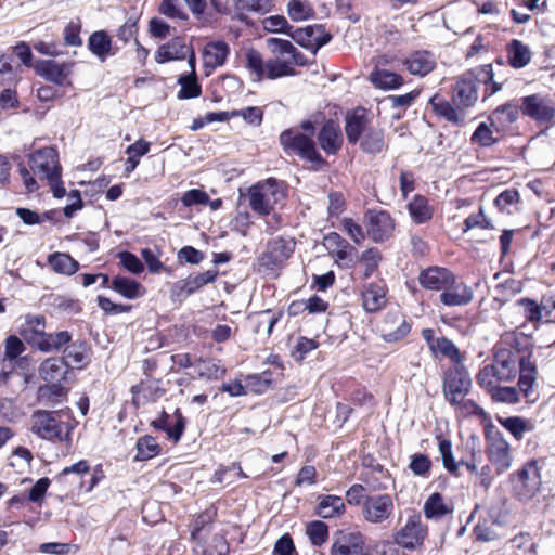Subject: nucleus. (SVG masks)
<instances>
[{"label": "nucleus", "mask_w": 555, "mask_h": 555, "mask_svg": "<svg viewBox=\"0 0 555 555\" xmlns=\"http://www.w3.org/2000/svg\"><path fill=\"white\" fill-rule=\"evenodd\" d=\"M46 318L43 315L28 314L26 317V326L22 332L23 337L27 343H31V337L37 333H44Z\"/></svg>", "instance_id": "nucleus-62"}, {"label": "nucleus", "mask_w": 555, "mask_h": 555, "mask_svg": "<svg viewBox=\"0 0 555 555\" xmlns=\"http://www.w3.org/2000/svg\"><path fill=\"white\" fill-rule=\"evenodd\" d=\"M520 106L514 102H508L498 106L488 117L492 127L499 131L515 122L519 117Z\"/></svg>", "instance_id": "nucleus-33"}, {"label": "nucleus", "mask_w": 555, "mask_h": 555, "mask_svg": "<svg viewBox=\"0 0 555 555\" xmlns=\"http://www.w3.org/2000/svg\"><path fill=\"white\" fill-rule=\"evenodd\" d=\"M180 85V91L178 93L179 99H193L201 94V86L197 82L196 76L182 75L178 79Z\"/></svg>", "instance_id": "nucleus-57"}, {"label": "nucleus", "mask_w": 555, "mask_h": 555, "mask_svg": "<svg viewBox=\"0 0 555 555\" xmlns=\"http://www.w3.org/2000/svg\"><path fill=\"white\" fill-rule=\"evenodd\" d=\"M37 70L39 75L57 85H62L69 74V67L66 64H60L52 60L42 61Z\"/></svg>", "instance_id": "nucleus-39"}, {"label": "nucleus", "mask_w": 555, "mask_h": 555, "mask_svg": "<svg viewBox=\"0 0 555 555\" xmlns=\"http://www.w3.org/2000/svg\"><path fill=\"white\" fill-rule=\"evenodd\" d=\"M318 141L326 154H336L343 145L339 126L333 120L325 122L318 134Z\"/></svg>", "instance_id": "nucleus-30"}, {"label": "nucleus", "mask_w": 555, "mask_h": 555, "mask_svg": "<svg viewBox=\"0 0 555 555\" xmlns=\"http://www.w3.org/2000/svg\"><path fill=\"white\" fill-rule=\"evenodd\" d=\"M478 88L476 68L464 73L453 86V104L461 109L473 107L478 101Z\"/></svg>", "instance_id": "nucleus-9"}, {"label": "nucleus", "mask_w": 555, "mask_h": 555, "mask_svg": "<svg viewBox=\"0 0 555 555\" xmlns=\"http://www.w3.org/2000/svg\"><path fill=\"white\" fill-rule=\"evenodd\" d=\"M517 372L516 354L511 349L502 348L494 352L490 364H486L479 370L476 380L481 388L509 383L515 379Z\"/></svg>", "instance_id": "nucleus-4"}, {"label": "nucleus", "mask_w": 555, "mask_h": 555, "mask_svg": "<svg viewBox=\"0 0 555 555\" xmlns=\"http://www.w3.org/2000/svg\"><path fill=\"white\" fill-rule=\"evenodd\" d=\"M452 513V507L443 502L440 493H433L424 504V514L427 518H441Z\"/></svg>", "instance_id": "nucleus-49"}, {"label": "nucleus", "mask_w": 555, "mask_h": 555, "mask_svg": "<svg viewBox=\"0 0 555 555\" xmlns=\"http://www.w3.org/2000/svg\"><path fill=\"white\" fill-rule=\"evenodd\" d=\"M294 248L295 242L292 238L283 236L272 238L262 256V262L268 267L283 263L294 253Z\"/></svg>", "instance_id": "nucleus-19"}, {"label": "nucleus", "mask_w": 555, "mask_h": 555, "mask_svg": "<svg viewBox=\"0 0 555 555\" xmlns=\"http://www.w3.org/2000/svg\"><path fill=\"white\" fill-rule=\"evenodd\" d=\"M364 222L366 234L376 243H382L392 235L395 222L385 210H367L364 215Z\"/></svg>", "instance_id": "nucleus-12"}, {"label": "nucleus", "mask_w": 555, "mask_h": 555, "mask_svg": "<svg viewBox=\"0 0 555 555\" xmlns=\"http://www.w3.org/2000/svg\"><path fill=\"white\" fill-rule=\"evenodd\" d=\"M69 409L47 411L36 410L30 416V430L37 437L51 441H65L69 439L74 428Z\"/></svg>", "instance_id": "nucleus-2"}, {"label": "nucleus", "mask_w": 555, "mask_h": 555, "mask_svg": "<svg viewBox=\"0 0 555 555\" xmlns=\"http://www.w3.org/2000/svg\"><path fill=\"white\" fill-rule=\"evenodd\" d=\"M453 276L454 274L447 268L430 267L420 273L418 282L424 288L442 292L453 283Z\"/></svg>", "instance_id": "nucleus-21"}, {"label": "nucleus", "mask_w": 555, "mask_h": 555, "mask_svg": "<svg viewBox=\"0 0 555 555\" xmlns=\"http://www.w3.org/2000/svg\"><path fill=\"white\" fill-rule=\"evenodd\" d=\"M28 164L31 172L24 164L18 165V172L23 184L29 193L39 189L34 178V176H37L39 179H46L48 181L54 197L62 198L65 196L66 190L61 180L62 168L59 163L56 149L47 146L33 152L28 156Z\"/></svg>", "instance_id": "nucleus-1"}, {"label": "nucleus", "mask_w": 555, "mask_h": 555, "mask_svg": "<svg viewBox=\"0 0 555 555\" xmlns=\"http://www.w3.org/2000/svg\"><path fill=\"white\" fill-rule=\"evenodd\" d=\"M111 288L127 299H135L144 295L145 289L138 281L127 276H115Z\"/></svg>", "instance_id": "nucleus-37"}, {"label": "nucleus", "mask_w": 555, "mask_h": 555, "mask_svg": "<svg viewBox=\"0 0 555 555\" xmlns=\"http://www.w3.org/2000/svg\"><path fill=\"white\" fill-rule=\"evenodd\" d=\"M362 151L366 154H378L386 147L385 132L380 128H369L360 142Z\"/></svg>", "instance_id": "nucleus-38"}, {"label": "nucleus", "mask_w": 555, "mask_h": 555, "mask_svg": "<svg viewBox=\"0 0 555 555\" xmlns=\"http://www.w3.org/2000/svg\"><path fill=\"white\" fill-rule=\"evenodd\" d=\"M474 298L473 289L463 282H457L453 276V283L448 285L439 296L440 301L448 307L468 305Z\"/></svg>", "instance_id": "nucleus-20"}, {"label": "nucleus", "mask_w": 555, "mask_h": 555, "mask_svg": "<svg viewBox=\"0 0 555 555\" xmlns=\"http://www.w3.org/2000/svg\"><path fill=\"white\" fill-rule=\"evenodd\" d=\"M323 245L340 268H353L358 262L357 249L338 233L331 232L325 235Z\"/></svg>", "instance_id": "nucleus-11"}, {"label": "nucleus", "mask_w": 555, "mask_h": 555, "mask_svg": "<svg viewBox=\"0 0 555 555\" xmlns=\"http://www.w3.org/2000/svg\"><path fill=\"white\" fill-rule=\"evenodd\" d=\"M470 388V375L462 363L452 364L443 372L442 392L451 405L455 406L463 402Z\"/></svg>", "instance_id": "nucleus-6"}, {"label": "nucleus", "mask_w": 555, "mask_h": 555, "mask_svg": "<svg viewBox=\"0 0 555 555\" xmlns=\"http://www.w3.org/2000/svg\"><path fill=\"white\" fill-rule=\"evenodd\" d=\"M367 129V118L363 109L347 114L345 131L349 143H357Z\"/></svg>", "instance_id": "nucleus-35"}, {"label": "nucleus", "mask_w": 555, "mask_h": 555, "mask_svg": "<svg viewBox=\"0 0 555 555\" xmlns=\"http://www.w3.org/2000/svg\"><path fill=\"white\" fill-rule=\"evenodd\" d=\"M273 378L270 371H264L261 374H253L247 377V387L256 393L266 392L272 385Z\"/></svg>", "instance_id": "nucleus-61"}, {"label": "nucleus", "mask_w": 555, "mask_h": 555, "mask_svg": "<svg viewBox=\"0 0 555 555\" xmlns=\"http://www.w3.org/2000/svg\"><path fill=\"white\" fill-rule=\"evenodd\" d=\"M499 421L517 441H520L524 438L525 433L532 430L531 423L520 416H509Z\"/></svg>", "instance_id": "nucleus-50"}, {"label": "nucleus", "mask_w": 555, "mask_h": 555, "mask_svg": "<svg viewBox=\"0 0 555 555\" xmlns=\"http://www.w3.org/2000/svg\"><path fill=\"white\" fill-rule=\"evenodd\" d=\"M314 514L323 519L341 517L346 512L344 500L338 495L321 494L317 498Z\"/></svg>", "instance_id": "nucleus-23"}, {"label": "nucleus", "mask_w": 555, "mask_h": 555, "mask_svg": "<svg viewBox=\"0 0 555 555\" xmlns=\"http://www.w3.org/2000/svg\"><path fill=\"white\" fill-rule=\"evenodd\" d=\"M150 151V143L144 140H138L133 144L129 145L126 150L128 158L125 163V172L131 173L139 165L140 158L146 155Z\"/></svg>", "instance_id": "nucleus-45"}, {"label": "nucleus", "mask_w": 555, "mask_h": 555, "mask_svg": "<svg viewBox=\"0 0 555 555\" xmlns=\"http://www.w3.org/2000/svg\"><path fill=\"white\" fill-rule=\"evenodd\" d=\"M494 402L515 404L520 401L519 391L516 387H501L500 384L483 387Z\"/></svg>", "instance_id": "nucleus-46"}, {"label": "nucleus", "mask_w": 555, "mask_h": 555, "mask_svg": "<svg viewBox=\"0 0 555 555\" xmlns=\"http://www.w3.org/2000/svg\"><path fill=\"white\" fill-rule=\"evenodd\" d=\"M395 511L392 498L389 494L366 496L363 501L361 515L371 525L384 526L389 522Z\"/></svg>", "instance_id": "nucleus-8"}, {"label": "nucleus", "mask_w": 555, "mask_h": 555, "mask_svg": "<svg viewBox=\"0 0 555 555\" xmlns=\"http://www.w3.org/2000/svg\"><path fill=\"white\" fill-rule=\"evenodd\" d=\"M280 142L287 154H296L315 165L324 163V159L317 151L314 141L308 134L285 130L280 135Z\"/></svg>", "instance_id": "nucleus-7"}, {"label": "nucleus", "mask_w": 555, "mask_h": 555, "mask_svg": "<svg viewBox=\"0 0 555 555\" xmlns=\"http://www.w3.org/2000/svg\"><path fill=\"white\" fill-rule=\"evenodd\" d=\"M292 39L302 48L317 54L318 50L331 40V35L322 25H309L289 33Z\"/></svg>", "instance_id": "nucleus-15"}, {"label": "nucleus", "mask_w": 555, "mask_h": 555, "mask_svg": "<svg viewBox=\"0 0 555 555\" xmlns=\"http://www.w3.org/2000/svg\"><path fill=\"white\" fill-rule=\"evenodd\" d=\"M513 492L521 501L532 499L540 490L541 477L533 464L525 465L512 476Z\"/></svg>", "instance_id": "nucleus-10"}, {"label": "nucleus", "mask_w": 555, "mask_h": 555, "mask_svg": "<svg viewBox=\"0 0 555 555\" xmlns=\"http://www.w3.org/2000/svg\"><path fill=\"white\" fill-rule=\"evenodd\" d=\"M195 370L198 377L208 380H218L225 375V367L221 365L219 360L215 359H197Z\"/></svg>", "instance_id": "nucleus-41"}, {"label": "nucleus", "mask_w": 555, "mask_h": 555, "mask_svg": "<svg viewBox=\"0 0 555 555\" xmlns=\"http://www.w3.org/2000/svg\"><path fill=\"white\" fill-rule=\"evenodd\" d=\"M65 359L68 367H83L88 363L87 348L83 344H72L65 349Z\"/></svg>", "instance_id": "nucleus-54"}, {"label": "nucleus", "mask_w": 555, "mask_h": 555, "mask_svg": "<svg viewBox=\"0 0 555 555\" xmlns=\"http://www.w3.org/2000/svg\"><path fill=\"white\" fill-rule=\"evenodd\" d=\"M88 47L90 51L102 62L106 60L108 55H113L112 51V39L103 31H94L88 40Z\"/></svg>", "instance_id": "nucleus-40"}, {"label": "nucleus", "mask_w": 555, "mask_h": 555, "mask_svg": "<svg viewBox=\"0 0 555 555\" xmlns=\"http://www.w3.org/2000/svg\"><path fill=\"white\" fill-rule=\"evenodd\" d=\"M411 330L403 315L398 312L386 314L383 324V337L386 341H397L405 337Z\"/></svg>", "instance_id": "nucleus-27"}, {"label": "nucleus", "mask_w": 555, "mask_h": 555, "mask_svg": "<svg viewBox=\"0 0 555 555\" xmlns=\"http://www.w3.org/2000/svg\"><path fill=\"white\" fill-rule=\"evenodd\" d=\"M217 275V270H207L203 273L190 275L184 280L178 281L171 287V297H188L203 286L215 282Z\"/></svg>", "instance_id": "nucleus-18"}, {"label": "nucleus", "mask_w": 555, "mask_h": 555, "mask_svg": "<svg viewBox=\"0 0 555 555\" xmlns=\"http://www.w3.org/2000/svg\"><path fill=\"white\" fill-rule=\"evenodd\" d=\"M341 229L358 245L365 241L366 233L363 228L351 218L341 220Z\"/></svg>", "instance_id": "nucleus-63"}, {"label": "nucleus", "mask_w": 555, "mask_h": 555, "mask_svg": "<svg viewBox=\"0 0 555 555\" xmlns=\"http://www.w3.org/2000/svg\"><path fill=\"white\" fill-rule=\"evenodd\" d=\"M430 104L434 111L447 120L454 124L463 122L464 115L460 112L461 108H457L453 102L450 103L436 94L430 99Z\"/></svg>", "instance_id": "nucleus-42"}, {"label": "nucleus", "mask_w": 555, "mask_h": 555, "mask_svg": "<svg viewBox=\"0 0 555 555\" xmlns=\"http://www.w3.org/2000/svg\"><path fill=\"white\" fill-rule=\"evenodd\" d=\"M433 352L441 353L442 356L449 358L453 364L462 363V357L459 348L451 339L447 337L437 338Z\"/></svg>", "instance_id": "nucleus-56"}, {"label": "nucleus", "mask_w": 555, "mask_h": 555, "mask_svg": "<svg viewBox=\"0 0 555 555\" xmlns=\"http://www.w3.org/2000/svg\"><path fill=\"white\" fill-rule=\"evenodd\" d=\"M475 68L479 86H486L483 100L502 90L506 78H503L500 72H494L491 64H485Z\"/></svg>", "instance_id": "nucleus-26"}, {"label": "nucleus", "mask_w": 555, "mask_h": 555, "mask_svg": "<svg viewBox=\"0 0 555 555\" xmlns=\"http://www.w3.org/2000/svg\"><path fill=\"white\" fill-rule=\"evenodd\" d=\"M404 65L411 75L424 77L436 67V59L429 51H414L405 59Z\"/></svg>", "instance_id": "nucleus-24"}, {"label": "nucleus", "mask_w": 555, "mask_h": 555, "mask_svg": "<svg viewBox=\"0 0 555 555\" xmlns=\"http://www.w3.org/2000/svg\"><path fill=\"white\" fill-rule=\"evenodd\" d=\"M67 389L61 384H46L37 391V400L40 404L54 408L66 400Z\"/></svg>", "instance_id": "nucleus-36"}, {"label": "nucleus", "mask_w": 555, "mask_h": 555, "mask_svg": "<svg viewBox=\"0 0 555 555\" xmlns=\"http://www.w3.org/2000/svg\"><path fill=\"white\" fill-rule=\"evenodd\" d=\"M487 454L498 474L507 470L513 461L511 447L501 433H494L487 439Z\"/></svg>", "instance_id": "nucleus-14"}, {"label": "nucleus", "mask_w": 555, "mask_h": 555, "mask_svg": "<svg viewBox=\"0 0 555 555\" xmlns=\"http://www.w3.org/2000/svg\"><path fill=\"white\" fill-rule=\"evenodd\" d=\"M331 555H367L364 535L359 531L339 532L335 537Z\"/></svg>", "instance_id": "nucleus-17"}, {"label": "nucleus", "mask_w": 555, "mask_h": 555, "mask_svg": "<svg viewBox=\"0 0 555 555\" xmlns=\"http://www.w3.org/2000/svg\"><path fill=\"white\" fill-rule=\"evenodd\" d=\"M230 53V47L225 41L217 40L208 42L203 50L204 65L215 69L222 66Z\"/></svg>", "instance_id": "nucleus-32"}, {"label": "nucleus", "mask_w": 555, "mask_h": 555, "mask_svg": "<svg viewBox=\"0 0 555 555\" xmlns=\"http://www.w3.org/2000/svg\"><path fill=\"white\" fill-rule=\"evenodd\" d=\"M408 210L416 223H424L431 219L433 211L426 197L416 195L408 205Z\"/></svg>", "instance_id": "nucleus-48"}, {"label": "nucleus", "mask_w": 555, "mask_h": 555, "mask_svg": "<svg viewBox=\"0 0 555 555\" xmlns=\"http://www.w3.org/2000/svg\"><path fill=\"white\" fill-rule=\"evenodd\" d=\"M287 12L295 22L308 20L314 14L313 8L308 0H289Z\"/></svg>", "instance_id": "nucleus-52"}, {"label": "nucleus", "mask_w": 555, "mask_h": 555, "mask_svg": "<svg viewBox=\"0 0 555 555\" xmlns=\"http://www.w3.org/2000/svg\"><path fill=\"white\" fill-rule=\"evenodd\" d=\"M48 263L54 272L72 275L79 269V263L68 254L54 253L48 257Z\"/></svg>", "instance_id": "nucleus-43"}, {"label": "nucleus", "mask_w": 555, "mask_h": 555, "mask_svg": "<svg viewBox=\"0 0 555 555\" xmlns=\"http://www.w3.org/2000/svg\"><path fill=\"white\" fill-rule=\"evenodd\" d=\"M380 260L382 255L377 248H369L361 254L360 258L358 257V261L365 267L363 279H369L373 274Z\"/></svg>", "instance_id": "nucleus-59"}, {"label": "nucleus", "mask_w": 555, "mask_h": 555, "mask_svg": "<svg viewBox=\"0 0 555 555\" xmlns=\"http://www.w3.org/2000/svg\"><path fill=\"white\" fill-rule=\"evenodd\" d=\"M491 127V124L480 122L470 138L472 142L482 147H489L496 143L498 140L493 137Z\"/></svg>", "instance_id": "nucleus-60"}, {"label": "nucleus", "mask_w": 555, "mask_h": 555, "mask_svg": "<svg viewBox=\"0 0 555 555\" xmlns=\"http://www.w3.org/2000/svg\"><path fill=\"white\" fill-rule=\"evenodd\" d=\"M159 452V446L155 438L151 436H144L138 439L137 442V461H146L156 456Z\"/></svg>", "instance_id": "nucleus-53"}, {"label": "nucleus", "mask_w": 555, "mask_h": 555, "mask_svg": "<svg viewBox=\"0 0 555 555\" xmlns=\"http://www.w3.org/2000/svg\"><path fill=\"white\" fill-rule=\"evenodd\" d=\"M306 533L313 546H322L328 540V526L322 520L307 524Z\"/></svg>", "instance_id": "nucleus-51"}, {"label": "nucleus", "mask_w": 555, "mask_h": 555, "mask_svg": "<svg viewBox=\"0 0 555 555\" xmlns=\"http://www.w3.org/2000/svg\"><path fill=\"white\" fill-rule=\"evenodd\" d=\"M69 372L64 358H48L39 366V375L48 384H61Z\"/></svg>", "instance_id": "nucleus-29"}, {"label": "nucleus", "mask_w": 555, "mask_h": 555, "mask_svg": "<svg viewBox=\"0 0 555 555\" xmlns=\"http://www.w3.org/2000/svg\"><path fill=\"white\" fill-rule=\"evenodd\" d=\"M439 453L443 467L452 475L459 476L460 463L455 461L452 452V443L449 439L439 440Z\"/></svg>", "instance_id": "nucleus-55"}, {"label": "nucleus", "mask_w": 555, "mask_h": 555, "mask_svg": "<svg viewBox=\"0 0 555 555\" xmlns=\"http://www.w3.org/2000/svg\"><path fill=\"white\" fill-rule=\"evenodd\" d=\"M158 12L171 20L188 21L189 18L179 0H163L159 3Z\"/></svg>", "instance_id": "nucleus-58"}, {"label": "nucleus", "mask_w": 555, "mask_h": 555, "mask_svg": "<svg viewBox=\"0 0 555 555\" xmlns=\"http://www.w3.org/2000/svg\"><path fill=\"white\" fill-rule=\"evenodd\" d=\"M508 64L515 69L526 67L532 60V52L529 46L518 39H513L506 46Z\"/></svg>", "instance_id": "nucleus-34"}, {"label": "nucleus", "mask_w": 555, "mask_h": 555, "mask_svg": "<svg viewBox=\"0 0 555 555\" xmlns=\"http://www.w3.org/2000/svg\"><path fill=\"white\" fill-rule=\"evenodd\" d=\"M509 543L513 548L520 551L524 555L535 553V543L530 533L520 532L515 535Z\"/></svg>", "instance_id": "nucleus-64"}, {"label": "nucleus", "mask_w": 555, "mask_h": 555, "mask_svg": "<svg viewBox=\"0 0 555 555\" xmlns=\"http://www.w3.org/2000/svg\"><path fill=\"white\" fill-rule=\"evenodd\" d=\"M271 9V0H236L235 12L240 21H245L249 12L267 13Z\"/></svg>", "instance_id": "nucleus-47"}, {"label": "nucleus", "mask_w": 555, "mask_h": 555, "mask_svg": "<svg viewBox=\"0 0 555 555\" xmlns=\"http://www.w3.org/2000/svg\"><path fill=\"white\" fill-rule=\"evenodd\" d=\"M370 80L376 88L384 90L396 89L403 83V78L400 75L378 68L371 73Z\"/></svg>", "instance_id": "nucleus-44"}, {"label": "nucleus", "mask_w": 555, "mask_h": 555, "mask_svg": "<svg viewBox=\"0 0 555 555\" xmlns=\"http://www.w3.org/2000/svg\"><path fill=\"white\" fill-rule=\"evenodd\" d=\"M242 63L248 72L251 81L261 82L269 79L268 60L264 61L261 53L254 48H247L242 54Z\"/></svg>", "instance_id": "nucleus-22"}, {"label": "nucleus", "mask_w": 555, "mask_h": 555, "mask_svg": "<svg viewBox=\"0 0 555 555\" xmlns=\"http://www.w3.org/2000/svg\"><path fill=\"white\" fill-rule=\"evenodd\" d=\"M189 50L190 48L185 44L184 38L175 37L157 49L155 61L159 64H164L173 60H183L186 57Z\"/></svg>", "instance_id": "nucleus-31"}, {"label": "nucleus", "mask_w": 555, "mask_h": 555, "mask_svg": "<svg viewBox=\"0 0 555 555\" xmlns=\"http://www.w3.org/2000/svg\"><path fill=\"white\" fill-rule=\"evenodd\" d=\"M250 209L259 216H268L285 196L283 182L269 178L251 185L247 191Z\"/></svg>", "instance_id": "nucleus-5"}, {"label": "nucleus", "mask_w": 555, "mask_h": 555, "mask_svg": "<svg viewBox=\"0 0 555 555\" xmlns=\"http://www.w3.org/2000/svg\"><path fill=\"white\" fill-rule=\"evenodd\" d=\"M520 109L524 115L539 124H547L555 118V104L540 94L524 96Z\"/></svg>", "instance_id": "nucleus-13"}, {"label": "nucleus", "mask_w": 555, "mask_h": 555, "mask_svg": "<svg viewBox=\"0 0 555 555\" xmlns=\"http://www.w3.org/2000/svg\"><path fill=\"white\" fill-rule=\"evenodd\" d=\"M90 470L88 461L81 460L70 466L65 467L56 477L60 483H69L72 491L81 492L85 487L82 477Z\"/></svg>", "instance_id": "nucleus-28"}, {"label": "nucleus", "mask_w": 555, "mask_h": 555, "mask_svg": "<svg viewBox=\"0 0 555 555\" xmlns=\"http://www.w3.org/2000/svg\"><path fill=\"white\" fill-rule=\"evenodd\" d=\"M266 42L272 53V57L268 60L269 79L293 76L296 66L308 64L306 56L289 40L270 37Z\"/></svg>", "instance_id": "nucleus-3"}, {"label": "nucleus", "mask_w": 555, "mask_h": 555, "mask_svg": "<svg viewBox=\"0 0 555 555\" xmlns=\"http://www.w3.org/2000/svg\"><path fill=\"white\" fill-rule=\"evenodd\" d=\"M362 305L365 311L376 312L386 305V285L384 282H372L364 285Z\"/></svg>", "instance_id": "nucleus-25"}, {"label": "nucleus", "mask_w": 555, "mask_h": 555, "mask_svg": "<svg viewBox=\"0 0 555 555\" xmlns=\"http://www.w3.org/2000/svg\"><path fill=\"white\" fill-rule=\"evenodd\" d=\"M426 533L427 530L423 526L421 517L413 515L408 518L404 527L397 531L393 538L400 546L413 550L423 543Z\"/></svg>", "instance_id": "nucleus-16"}]
</instances>
